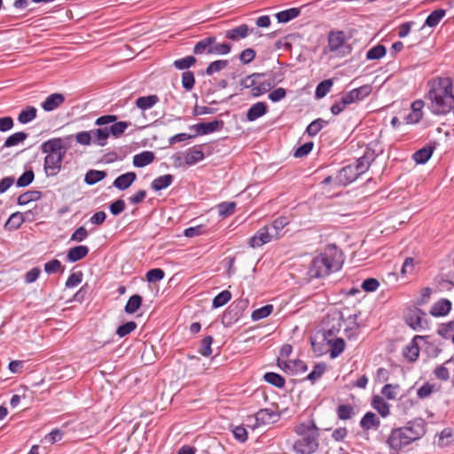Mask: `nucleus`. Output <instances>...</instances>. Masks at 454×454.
I'll return each mask as SVG.
<instances>
[{"label":"nucleus","instance_id":"f257e3e1","mask_svg":"<svg viewBox=\"0 0 454 454\" xmlns=\"http://www.w3.org/2000/svg\"><path fill=\"white\" fill-rule=\"evenodd\" d=\"M428 108L435 115H444L454 108L453 82L450 77H435L427 82Z\"/></svg>","mask_w":454,"mask_h":454},{"label":"nucleus","instance_id":"f03ea898","mask_svg":"<svg viewBox=\"0 0 454 454\" xmlns=\"http://www.w3.org/2000/svg\"><path fill=\"white\" fill-rule=\"evenodd\" d=\"M70 146L71 137L49 139L42 145V151L46 154L43 169L47 176H55L60 172L63 159Z\"/></svg>","mask_w":454,"mask_h":454},{"label":"nucleus","instance_id":"7ed1b4c3","mask_svg":"<svg viewBox=\"0 0 454 454\" xmlns=\"http://www.w3.org/2000/svg\"><path fill=\"white\" fill-rule=\"evenodd\" d=\"M341 267L340 252L334 246L327 247L312 260L308 274L310 278H320L337 271Z\"/></svg>","mask_w":454,"mask_h":454},{"label":"nucleus","instance_id":"20e7f679","mask_svg":"<svg viewBox=\"0 0 454 454\" xmlns=\"http://www.w3.org/2000/svg\"><path fill=\"white\" fill-rule=\"evenodd\" d=\"M426 434V423L423 419L410 421L406 426L392 430L387 443L395 450L420 439Z\"/></svg>","mask_w":454,"mask_h":454},{"label":"nucleus","instance_id":"39448f33","mask_svg":"<svg viewBox=\"0 0 454 454\" xmlns=\"http://www.w3.org/2000/svg\"><path fill=\"white\" fill-rule=\"evenodd\" d=\"M294 432L298 438L293 449L298 454H312L318 448L319 430L311 420L295 426Z\"/></svg>","mask_w":454,"mask_h":454},{"label":"nucleus","instance_id":"423d86ee","mask_svg":"<svg viewBox=\"0 0 454 454\" xmlns=\"http://www.w3.org/2000/svg\"><path fill=\"white\" fill-rule=\"evenodd\" d=\"M368 157L363 156L356 160V163L343 167L335 177L339 185H348L355 181L359 176L365 173L370 167Z\"/></svg>","mask_w":454,"mask_h":454},{"label":"nucleus","instance_id":"0eeeda50","mask_svg":"<svg viewBox=\"0 0 454 454\" xmlns=\"http://www.w3.org/2000/svg\"><path fill=\"white\" fill-rule=\"evenodd\" d=\"M347 36L341 30H331L327 36V46L324 49V53H334V56L340 57L350 51L347 44Z\"/></svg>","mask_w":454,"mask_h":454},{"label":"nucleus","instance_id":"6e6552de","mask_svg":"<svg viewBox=\"0 0 454 454\" xmlns=\"http://www.w3.org/2000/svg\"><path fill=\"white\" fill-rule=\"evenodd\" d=\"M262 77V74H253L244 78L240 84L243 88L250 89L254 97H259L269 91L273 86L269 82H261Z\"/></svg>","mask_w":454,"mask_h":454},{"label":"nucleus","instance_id":"1a4fd4ad","mask_svg":"<svg viewBox=\"0 0 454 454\" xmlns=\"http://www.w3.org/2000/svg\"><path fill=\"white\" fill-rule=\"evenodd\" d=\"M273 238V233L270 231V226L261 227L248 240V246L251 248H258L270 243Z\"/></svg>","mask_w":454,"mask_h":454},{"label":"nucleus","instance_id":"9d476101","mask_svg":"<svg viewBox=\"0 0 454 454\" xmlns=\"http://www.w3.org/2000/svg\"><path fill=\"white\" fill-rule=\"evenodd\" d=\"M426 316L425 312L418 308L410 309L405 316L406 324L415 331L424 328L423 318Z\"/></svg>","mask_w":454,"mask_h":454},{"label":"nucleus","instance_id":"9b49d317","mask_svg":"<svg viewBox=\"0 0 454 454\" xmlns=\"http://www.w3.org/2000/svg\"><path fill=\"white\" fill-rule=\"evenodd\" d=\"M372 91V87L370 84L363 85L344 94V102L352 104L360 101L368 97Z\"/></svg>","mask_w":454,"mask_h":454},{"label":"nucleus","instance_id":"f8f14e48","mask_svg":"<svg viewBox=\"0 0 454 454\" xmlns=\"http://www.w3.org/2000/svg\"><path fill=\"white\" fill-rule=\"evenodd\" d=\"M278 414L270 409H262L257 411L253 418V419L255 421V424L253 427H258L274 423L278 420Z\"/></svg>","mask_w":454,"mask_h":454},{"label":"nucleus","instance_id":"ddd939ff","mask_svg":"<svg viewBox=\"0 0 454 454\" xmlns=\"http://www.w3.org/2000/svg\"><path fill=\"white\" fill-rule=\"evenodd\" d=\"M425 103L421 99L415 100L411 106V113L406 116V122L409 124L418 123L423 116Z\"/></svg>","mask_w":454,"mask_h":454},{"label":"nucleus","instance_id":"4468645a","mask_svg":"<svg viewBox=\"0 0 454 454\" xmlns=\"http://www.w3.org/2000/svg\"><path fill=\"white\" fill-rule=\"evenodd\" d=\"M65 101V97L61 93H53L48 96L42 103V108L45 112H51L59 107Z\"/></svg>","mask_w":454,"mask_h":454},{"label":"nucleus","instance_id":"2eb2a0df","mask_svg":"<svg viewBox=\"0 0 454 454\" xmlns=\"http://www.w3.org/2000/svg\"><path fill=\"white\" fill-rule=\"evenodd\" d=\"M380 426V420L375 413L366 412L360 420V427L364 431L377 430Z\"/></svg>","mask_w":454,"mask_h":454},{"label":"nucleus","instance_id":"dca6fc26","mask_svg":"<svg viewBox=\"0 0 454 454\" xmlns=\"http://www.w3.org/2000/svg\"><path fill=\"white\" fill-rule=\"evenodd\" d=\"M136 178L137 175L135 172H127L115 178L113 185L120 191H125L131 186Z\"/></svg>","mask_w":454,"mask_h":454},{"label":"nucleus","instance_id":"f3484780","mask_svg":"<svg viewBox=\"0 0 454 454\" xmlns=\"http://www.w3.org/2000/svg\"><path fill=\"white\" fill-rule=\"evenodd\" d=\"M451 309V302L447 299H441L430 309V315L435 317L446 316Z\"/></svg>","mask_w":454,"mask_h":454},{"label":"nucleus","instance_id":"a211bd4d","mask_svg":"<svg viewBox=\"0 0 454 454\" xmlns=\"http://www.w3.org/2000/svg\"><path fill=\"white\" fill-rule=\"evenodd\" d=\"M221 124H223L222 121L215 120L210 122L197 123L195 125H192L191 127V129H194L196 131V134H195L196 136L197 135H207V134H209V133H212V132L217 130Z\"/></svg>","mask_w":454,"mask_h":454},{"label":"nucleus","instance_id":"6ab92c4d","mask_svg":"<svg viewBox=\"0 0 454 454\" xmlns=\"http://www.w3.org/2000/svg\"><path fill=\"white\" fill-rule=\"evenodd\" d=\"M332 335V331L325 333V340H327L328 344L331 346L330 356L335 358L340 356L345 348V341L342 338H336L335 340H328L327 337Z\"/></svg>","mask_w":454,"mask_h":454},{"label":"nucleus","instance_id":"aec40b11","mask_svg":"<svg viewBox=\"0 0 454 454\" xmlns=\"http://www.w3.org/2000/svg\"><path fill=\"white\" fill-rule=\"evenodd\" d=\"M268 106L264 102H257L254 104L247 112V119L254 121L267 113Z\"/></svg>","mask_w":454,"mask_h":454},{"label":"nucleus","instance_id":"412c9836","mask_svg":"<svg viewBox=\"0 0 454 454\" xmlns=\"http://www.w3.org/2000/svg\"><path fill=\"white\" fill-rule=\"evenodd\" d=\"M155 159L153 152L145 151L133 156V165L137 168H144L151 164Z\"/></svg>","mask_w":454,"mask_h":454},{"label":"nucleus","instance_id":"4be33fe9","mask_svg":"<svg viewBox=\"0 0 454 454\" xmlns=\"http://www.w3.org/2000/svg\"><path fill=\"white\" fill-rule=\"evenodd\" d=\"M215 42V36H208L199 41L193 48L196 55L211 54L212 43Z\"/></svg>","mask_w":454,"mask_h":454},{"label":"nucleus","instance_id":"5701e85b","mask_svg":"<svg viewBox=\"0 0 454 454\" xmlns=\"http://www.w3.org/2000/svg\"><path fill=\"white\" fill-rule=\"evenodd\" d=\"M204 159V153L196 147L188 149L184 153V163L187 166H192Z\"/></svg>","mask_w":454,"mask_h":454},{"label":"nucleus","instance_id":"b1692460","mask_svg":"<svg viewBox=\"0 0 454 454\" xmlns=\"http://www.w3.org/2000/svg\"><path fill=\"white\" fill-rule=\"evenodd\" d=\"M89 254V248L86 246H77L68 250L67 259L70 262H78Z\"/></svg>","mask_w":454,"mask_h":454},{"label":"nucleus","instance_id":"393cba45","mask_svg":"<svg viewBox=\"0 0 454 454\" xmlns=\"http://www.w3.org/2000/svg\"><path fill=\"white\" fill-rule=\"evenodd\" d=\"M92 143L99 146H105L110 136L108 127L99 128L91 130Z\"/></svg>","mask_w":454,"mask_h":454},{"label":"nucleus","instance_id":"a878e982","mask_svg":"<svg viewBox=\"0 0 454 454\" xmlns=\"http://www.w3.org/2000/svg\"><path fill=\"white\" fill-rule=\"evenodd\" d=\"M248 31L249 29L247 25L243 24L232 29L227 30L225 32V37L232 41H239L247 37Z\"/></svg>","mask_w":454,"mask_h":454},{"label":"nucleus","instance_id":"bb28decb","mask_svg":"<svg viewBox=\"0 0 454 454\" xmlns=\"http://www.w3.org/2000/svg\"><path fill=\"white\" fill-rule=\"evenodd\" d=\"M158 102L159 98L157 95H149L137 98L135 104L137 108L145 111L154 106Z\"/></svg>","mask_w":454,"mask_h":454},{"label":"nucleus","instance_id":"cd10ccee","mask_svg":"<svg viewBox=\"0 0 454 454\" xmlns=\"http://www.w3.org/2000/svg\"><path fill=\"white\" fill-rule=\"evenodd\" d=\"M278 365L285 371H291L295 372H303L307 371V366L301 360H292L289 362L280 361L278 360Z\"/></svg>","mask_w":454,"mask_h":454},{"label":"nucleus","instance_id":"c85d7f7f","mask_svg":"<svg viewBox=\"0 0 454 454\" xmlns=\"http://www.w3.org/2000/svg\"><path fill=\"white\" fill-rule=\"evenodd\" d=\"M372 406L383 418L387 417L390 413L389 404L381 396L375 395L372 398Z\"/></svg>","mask_w":454,"mask_h":454},{"label":"nucleus","instance_id":"c756f323","mask_svg":"<svg viewBox=\"0 0 454 454\" xmlns=\"http://www.w3.org/2000/svg\"><path fill=\"white\" fill-rule=\"evenodd\" d=\"M422 338L423 337L419 335L415 336L412 342L404 348L403 355L408 360L415 361L419 357V348L416 340Z\"/></svg>","mask_w":454,"mask_h":454},{"label":"nucleus","instance_id":"7c9ffc66","mask_svg":"<svg viewBox=\"0 0 454 454\" xmlns=\"http://www.w3.org/2000/svg\"><path fill=\"white\" fill-rule=\"evenodd\" d=\"M37 110L35 106H28L24 108L18 116V121L21 124L32 121L36 117Z\"/></svg>","mask_w":454,"mask_h":454},{"label":"nucleus","instance_id":"2f4dec72","mask_svg":"<svg viewBox=\"0 0 454 454\" xmlns=\"http://www.w3.org/2000/svg\"><path fill=\"white\" fill-rule=\"evenodd\" d=\"M142 301H143V299L140 295L133 294L128 300V301L124 307V311L127 314L136 313L138 310V309L141 307Z\"/></svg>","mask_w":454,"mask_h":454},{"label":"nucleus","instance_id":"473e14b6","mask_svg":"<svg viewBox=\"0 0 454 454\" xmlns=\"http://www.w3.org/2000/svg\"><path fill=\"white\" fill-rule=\"evenodd\" d=\"M172 181L173 176L169 174H167L155 178L152 182L151 186L154 191H160L168 188L171 184Z\"/></svg>","mask_w":454,"mask_h":454},{"label":"nucleus","instance_id":"72a5a7b5","mask_svg":"<svg viewBox=\"0 0 454 454\" xmlns=\"http://www.w3.org/2000/svg\"><path fill=\"white\" fill-rule=\"evenodd\" d=\"M106 176V173L103 170L90 169L86 173L84 182L88 185H93L98 182L103 180Z\"/></svg>","mask_w":454,"mask_h":454},{"label":"nucleus","instance_id":"f704fd0d","mask_svg":"<svg viewBox=\"0 0 454 454\" xmlns=\"http://www.w3.org/2000/svg\"><path fill=\"white\" fill-rule=\"evenodd\" d=\"M288 224L286 217L281 216L274 220L270 226V232L273 233V238L278 239L280 237L281 231Z\"/></svg>","mask_w":454,"mask_h":454},{"label":"nucleus","instance_id":"c9c22d12","mask_svg":"<svg viewBox=\"0 0 454 454\" xmlns=\"http://www.w3.org/2000/svg\"><path fill=\"white\" fill-rule=\"evenodd\" d=\"M300 14L298 8H290L286 11L279 12L276 14V18L279 23H286L296 18Z\"/></svg>","mask_w":454,"mask_h":454},{"label":"nucleus","instance_id":"e433bc0d","mask_svg":"<svg viewBox=\"0 0 454 454\" xmlns=\"http://www.w3.org/2000/svg\"><path fill=\"white\" fill-rule=\"evenodd\" d=\"M42 192L39 191H28L18 197L19 205H27L31 201H36L41 199Z\"/></svg>","mask_w":454,"mask_h":454},{"label":"nucleus","instance_id":"4c0bfd02","mask_svg":"<svg viewBox=\"0 0 454 454\" xmlns=\"http://www.w3.org/2000/svg\"><path fill=\"white\" fill-rule=\"evenodd\" d=\"M446 11L443 9H437L432 12L426 20L425 25L434 27L439 24L442 19L445 16Z\"/></svg>","mask_w":454,"mask_h":454},{"label":"nucleus","instance_id":"58836bf2","mask_svg":"<svg viewBox=\"0 0 454 454\" xmlns=\"http://www.w3.org/2000/svg\"><path fill=\"white\" fill-rule=\"evenodd\" d=\"M433 148L432 147H423L418 150L412 156L413 160L418 164L426 163L432 156Z\"/></svg>","mask_w":454,"mask_h":454},{"label":"nucleus","instance_id":"ea45409f","mask_svg":"<svg viewBox=\"0 0 454 454\" xmlns=\"http://www.w3.org/2000/svg\"><path fill=\"white\" fill-rule=\"evenodd\" d=\"M333 82L332 79H326L318 83L316 88L315 97L318 99L326 96L333 87Z\"/></svg>","mask_w":454,"mask_h":454},{"label":"nucleus","instance_id":"a19ab883","mask_svg":"<svg viewBox=\"0 0 454 454\" xmlns=\"http://www.w3.org/2000/svg\"><path fill=\"white\" fill-rule=\"evenodd\" d=\"M387 50L386 47L382 44H377L376 46L371 48L366 53V59L368 60H377L383 58L386 55Z\"/></svg>","mask_w":454,"mask_h":454},{"label":"nucleus","instance_id":"79ce46f5","mask_svg":"<svg viewBox=\"0 0 454 454\" xmlns=\"http://www.w3.org/2000/svg\"><path fill=\"white\" fill-rule=\"evenodd\" d=\"M27 137V135L25 132L20 131V132L13 133L12 135H11L10 137H8L6 138V140L4 141V146L7 147V148L15 146V145H19L20 143H22L23 141H25Z\"/></svg>","mask_w":454,"mask_h":454},{"label":"nucleus","instance_id":"37998d69","mask_svg":"<svg viewBox=\"0 0 454 454\" xmlns=\"http://www.w3.org/2000/svg\"><path fill=\"white\" fill-rule=\"evenodd\" d=\"M130 125L131 123L127 121H114L108 128L109 134L113 135L115 137H118L121 135H122L125 132L126 129Z\"/></svg>","mask_w":454,"mask_h":454},{"label":"nucleus","instance_id":"c03bdc74","mask_svg":"<svg viewBox=\"0 0 454 454\" xmlns=\"http://www.w3.org/2000/svg\"><path fill=\"white\" fill-rule=\"evenodd\" d=\"M327 124V121H325L320 118L317 119L309 124V126L306 129V132L309 134V136L314 137Z\"/></svg>","mask_w":454,"mask_h":454},{"label":"nucleus","instance_id":"a18cd8bd","mask_svg":"<svg viewBox=\"0 0 454 454\" xmlns=\"http://www.w3.org/2000/svg\"><path fill=\"white\" fill-rule=\"evenodd\" d=\"M263 379L266 382L277 387H283L286 382L285 379L276 372H267L264 374Z\"/></svg>","mask_w":454,"mask_h":454},{"label":"nucleus","instance_id":"49530a36","mask_svg":"<svg viewBox=\"0 0 454 454\" xmlns=\"http://www.w3.org/2000/svg\"><path fill=\"white\" fill-rule=\"evenodd\" d=\"M273 310V306L270 304L265 305L260 309H257L252 312L251 318L254 321H258L262 318L267 317L271 314Z\"/></svg>","mask_w":454,"mask_h":454},{"label":"nucleus","instance_id":"de8ad7c7","mask_svg":"<svg viewBox=\"0 0 454 454\" xmlns=\"http://www.w3.org/2000/svg\"><path fill=\"white\" fill-rule=\"evenodd\" d=\"M196 63L193 56H187L174 61L173 66L178 70H186Z\"/></svg>","mask_w":454,"mask_h":454},{"label":"nucleus","instance_id":"09e8293b","mask_svg":"<svg viewBox=\"0 0 454 454\" xmlns=\"http://www.w3.org/2000/svg\"><path fill=\"white\" fill-rule=\"evenodd\" d=\"M24 222V217L22 213L16 212L13 213L8 219L5 223V227L9 229H18Z\"/></svg>","mask_w":454,"mask_h":454},{"label":"nucleus","instance_id":"8fccbe9b","mask_svg":"<svg viewBox=\"0 0 454 454\" xmlns=\"http://www.w3.org/2000/svg\"><path fill=\"white\" fill-rule=\"evenodd\" d=\"M231 44L226 43H218L215 37V42L212 43L211 55H226L231 51Z\"/></svg>","mask_w":454,"mask_h":454},{"label":"nucleus","instance_id":"3c124183","mask_svg":"<svg viewBox=\"0 0 454 454\" xmlns=\"http://www.w3.org/2000/svg\"><path fill=\"white\" fill-rule=\"evenodd\" d=\"M231 299V294L228 290L222 291L213 300V307L220 308Z\"/></svg>","mask_w":454,"mask_h":454},{"label":"nucleus","instance_id":"603ef678","mask_svg":"<svg viewBox=\"0 0 454 454\" xmlns=\"http://www.w3.org/2000/svg\"><path fill=\"white\" fill-rule=\"evenodd\" d=\"M227 66H228V60L220 59V60L213 61L207 66V67L206 69V74L207 75H212L213 74L223 70Z\"/></svg>","mask_w":454,"mask_h":454},{"label":"nucleus","instance_id":"864d4df0","mask_svg":"<svg viewBox=\"0 0 454 454\" xmlns=\"http://www.w3.org/2000/svg\"><path fill=\"white\" fill-rule=\"evenodd\" d=\"M35 179V174L33 170L25 171L17 180L16 184L18 187H27Z\"/></svg>","mask_w":454,"mask_h":454},{"label":"nucleus","instance_id":"5fc2aeb1","mask_svg":"<svg viewBox=\"0 0 454 454\" xmlns=\"http://www.w3.org/2000/svg\"><path fill=\"white\" fill-rule=\"evenodd\" d=\"M195 78L191 71H185L182 74V85L186 90H191L194 87Z\"/></svg>","mask_w":454,"mask_h":454},{"label":"nucleus","instance_id":"6e6d98bb","mask_svg":"<svg viewBox=\"0 0 454 454\" xmlns=\"http://www.w3.org/2000/svg\"><path fill=\"white\" fill-rule=\"evenodd\" d=\"M353 408L350 405L341 404L337 408V415L340 419L346 420L351 419L353 415Z\"/></svg>","mask_w":454,"mask_h":454},{"label":"nucleus","instance_id":"4d7b16f0","mask_svg":"<svg viewBox=\"0 0 454 454\" xmlns=\"http://www.w3.org/2000/svg\"><path fill=\"white\" fill-rule=\"evenodd\" d=\"M137 328V324L133 321L127 322L117 328L116 333L119 337L122 338Z\"/></svg>","mask_w":454,"mask_h":454},{"label":"nucleus","instance_id":"13d9d810","mask_svg":"<svg viewBox=\"0 0 454 454\" xmlns=\"http://www.w3.org/2000/svg\"><path fill=\"white\" fill-rule=\"evenodd\" d=\"M165 276L164 271L161 269H153L147 271L146 279L148 282H157L163 279Z\"/></svg>","mask_w":454,"mask_h":454},{"label":"nucleus","instance_id":"bf43d9fd","mask_svg":"<svg viewBox=\"0 0 454 454\" xmlns=\"http://www.w3.org/2000/svg\"><path fill=\"white\" fill-rule=\"evenodd\" d=\"M434 390V386L433 384H430L428 382L422 385L417 391V395L420 399L427 398L431 395V394Z\"/></svg>","mask_w":454,"mask_h":454},{"label":"nucleus","instance_id":"052dcab7","mask_svg":"<svg viewBox=\"0 0 454 454\" xmlns=\"http://www.w3.org/2000/svg\"><path fill=\"white\" fill-rule=\"evenodd\" d=\"M325 364H318L314 366L311 372L308 375V380L314 382L317 380H318L325 371Z\"/></svg>","mask_w":454,"mask_h":454},{"label":"nucleus","instance_id":"680f3d73","mask_svg":"<svg viewBox=\"0 0 454 454\" xmlns=\"http://www.w3.org/2000/svg\"><path fill=\"white\" fill-rule=\"evenodd\" d=\"M82 280L81 271L72 273L66 281V287L72 288L78 286Z\"/></svg>","mask_w":454,"mask_h":454},{"label":"nucleus","instance_id":"e2e57ef3","mask_svg":"<svg viewBox=\"0 0 454 454\" xmlns=\"http://www.w3.org/2000/svg\"><path fill=\"white\" fill-rule=\"evenodd\" d=\"M213 338L211 336H206L201 341L200 354L204 356H208L212 354L211 345Z\"/></svg>","mask_w":454,"mask_h":454},{"label":"nucleus","instance_id":"0e129e2a","mask_svg":"<svg viewBox=\"0 0 454 454\" xmlns=\"http://www.w3.org/2000/svg\"><path fill=\"white\" fill-rule=\"evenodd\" d=\"M76 142L82 145H89L92 142L91 131H82L75 136Z\"/></svg>","mask_w":454,"mask_h":454},{"label":"nucleus","instance_id":"69168bd1","mask_svg":"<svg viewBox=\"0 0 454 454\" xmlns=\"http://www.w3.org/2000/svg\"><path fill=\"white\" fill-rule=\"evenodd\" d=\"M236 204L234 202H223L218 207L219 215L223 216H228L234 213Z\"/></svg>","mask_w":454,"mask_h":454},{"label":"nucleus","instance_id":"338daca9","mask_svg":"<svg viewBox=\"0 0 454 454\" xmlns=\"http://www.w3.org/2000/svg\"><path fill=\"white\" fill-rule=\"evenodd\" d=\"M437 332L443 338H448L450 334L454 333V321L442 324Z\"/></svg>","mask_w":454,"mask_h":454},{"label":"nucleus","instance_id":"774afa93","mask_svg":"<svg viewBox=\"0 0 454 454\" xmlns=\"http://www.w3.org/2000/svg\"><path fill=\"white\" fill-rule=\"evenodd\" d=\"M313 145H314L312 142L305 143L304 145L299 146L295 150L294 156L295 158H301V157L306 156L307 154H309L311 152Z\"/></svg>","mask_w":454,"mask_h":454}]
</instances>
